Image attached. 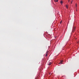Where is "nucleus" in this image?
I'll list each match as a JSON object with an SVG mask.
<instances>
[{
	"label": "nucleus",
	"instance_id": "obj_5",
	"mask_svg": "<svg viewBox=\"0 0 79 79\" xmlns=\"http://www.w3.org/2000/svg\"><path fill=\"white\" fill-rule=\"evenodd\" d=\"M60 3H61V4H62V3H63V1H61L60 2Z\"/></svg>",
	"mask_w": 79,
	"mask_h": 79
},
{
	"label": "nucleus",
	"instance_id": "obj_7",
	"mask_svg": "<svg viewBox=\"0 0 79 79\" xmlns=\"http://www.w3.org/2000/svg\"><path fill=\"white\" fill-rule=\"evenodd\" d=\"M62 23V21H61L60 22V24H61V23Z\"/></svg>",
	"mask_w": 79,
	"mask_h": 79
},
{
	"label": "nucleus",
	"instance_id": "obj_1",
	"mask_svg": "<svg viewBox=\"0 0 79 79\" xmlns=\"http://www.w3.org/2000/svg\"><path fill=\"white\" fill-rule=\"evenodd\" d=\"M62 63H63V61H60V64H62Z\"/></svg>",
	"mask_w": 79,
	"mask_h": 79
},
{
	"label": "nucleus",
	"instance_id": "obj_4",
	"mask_svg": "<svg viewBox=\"0 0 79 79\" xmlns=\"http://www.w3.org/2000/svg\"><path fill=\"white\" fill-rule=\"evenodd\" d=\"M66 8H67V9H68V5H66Z\"/></svg>",
	"mask_w": 79,
	"mask_h": 79
},
{
	"label": "nucleus",
	"instance_id": "obj_3",
	"mask_svg": "<svg viewBox=\"0 0 79 79\" xmlns=\"http://www.w3.org/2000/svg\"><path fill=\"white\" fill-rule=\"evenodd\" d=\"M51 64H52V63L51 62H50L48 64V65H51Z\"/></svg>",
	"mask_w": 79,
	"mask_h": 79
},
{
	"label": "nucleus",
	"instance_id": "obj_8",
	"mask_svg": "<svg viewBox=\"0 0 79 79\" xmlns=\"http://www.w3.org/2000/svg\"><path fill=\"white\" fill-rule=\"evenodd\" d=\"M69 1H70V0H68V2H69Z\"/></svg>",
	"mask_w": 79,
	"mask_h": 79
},
{
	"label": "nucleus",
	"instance_id": "obj_10",
	"mask_svg": "<svg viewBox=\"0 0 79 79\" xmlns=\"http://www.w3.org/2000/svg\"><path fill=\"white\" fill-rule=\"evenodd\" d=\"M76 6H77V5H76Z\"/></svg>",
	"mask_w": 79,
	"mask_h": 79
},
{
	"label": "nucleus",
	"instance_id": "obj_6",
	"mask_svg": "<svg viewBox=\"0 0 79 79\" xmlns=\"http://www.w3.org/2000/svg\"><path fill=\"white\" fill-rule=\"evenodd\" d=\"M48 54H47V53L46 54V56H47V55Z\"/></svg>",
	"mask_w": 79,
	"mask_h": 79
},
{
	"label": "nucleus",
	"instance_id": "obj_11",
	"mask_svg": "<svg viewBox=\"0 0 79 79\" xmlns=\"http://www.w3.org/2000/svg\"><path fill=\"white\" fill-rule=\"evenodd\" d=\"M47 53H48V52H47Z\"/></svg>",
	"mask_w": 79,
	"mask_h": 79
},
{
	"label": "nucleus",
	"instance_id": "obj_2",
	"mask_svg": "<svg viewBox=\"0 0 79 79\" xmlns=\"http://www.w3.org/2000/svg\"><path fill=\"white\" fill-rule=\"evenodd\" d=\"M54 2H58V0H54Z\"/></svg>",
	"mask_w": 79,
	"mask_h": 79
},
{
	"label": "nucleus",
	"instance_id": "obj_9",
	"mask_svg": "<svg viewBox=\"0 0 79 79\" xmlns=\"http://www.w3.org/2000/svg\"><path fill=\"white\" fill-rule=\"evenodd\" d=\"M73 2V1H72L71 2V3H72V2Z\"/></svg>",
	"mask_w": 79,
	"mask_h": 79
}]
</instances>
